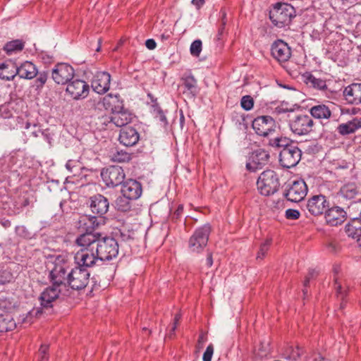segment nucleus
<instances>
[{
  "label": "nucleus",
  "mask_w": 361,
  "mask_h": 361,
  "mask_svg": "<svg viewBox=\"0 0 361 361\" xmlns=\"http://www.w3.org/2000/svg\"><path fill=\"white\" fill-rule=\"evenodd\" d=\"M80 243L85 245H92L96 250V256L99 261H110L117 257L119 251L118 241L111 236H102L86 234L80 239Z\"/></svg>",
  "instance_id": "nucleus-1"
},
{
  "label": "nucleus",
  "mask_w": 361,
  "mask_h": 361,
  "mask_svg": "<svg viewBox=\"0 0 361 361\" xmlns=\"http://www.w3.org/2000/svg\"><path fill=\"white\" fill-rule=\"evenodd\" d=\"M53 267L49 271V280L51 284L68 290L67 283L70 271V261L63 255L57 256L53 262Z\"/></svg>",
  "instance_id": "nucleus-2"
},
{
  "label": "nucleus",
  "mask_w": 361,
  "mask_h": 361,
  "mask_svg": "<svg viewBox=\"0 0 361 361\" xmlns=\"http://www.w3.org/2000/svg\"><path fill=\"white\" fill-rule=\"evenodd\" d=\"M295 16L294 7L286 3H276L269 11V18L273 25L277 27L288 25Z\"/></svg>",
  "instance_id": "nucleus-3"
},
{
  "label": "nucleus",
  "mask_w": 361,
  "mask_h": 361,
  "mask_svg": "<svg viewBox=\"0 0 361 361\" xmlns=\"http://www.w3.org/2000/svg\"><path fill=\"white\" fill-rule=\"evenodd\" d=\"M86 235H79L75 243L81 248L75 253L74 259L78 267L82 268L92 267L99 261V257L96 256V250L92 245H85L80 243V239Z\"/></svg>",
  "instance_id": "nucleus-4"
},
{
  "label": "nucleus",
  "mask_w": 361,
  "mask_h": 361,
  "mask_svg": "<svg viewBox=\"0 0 361 361\" xmlns=\"http://www.w3.org/2000/svg\"><path fill=\"white\" fill-rule=\"evenodd\" d=\"M257 187L259 193L262 195L269 196L274 194L280 187L277 173L273 170L263 171L257 179Z\"/></svg>",
  "instance_id": "nucleus-5"
},
{
  "label": "nucleus",
  "mask_w": 361,
  "mask_h": 361,
  "mask_svg": "<svg viewBox=\"0 0 361 361\" xmlns=\"http://www.w3.org/2000/svg\"><path fill=\"white\" fill-rule=\"evenodd\" d=\"M288 125L295 135H307L313 130L314 123L311 116L298 114L290 118Z\"/></svg>",
  "instance_id": "nucleus-6"
},
{
  "label": "nucleus",
  "mask_w": 361,
  "mask_h": 361,
  "mask_svg": "<svg viewBox=\"0 0 361 361\" xmlns=\"http://www.w3.org/2000/svg\"><path fill=\"white\" fill-rule=\"evenodd\" d=\"M211 230V226L209 224L195 229L188 241V247L190 252L194 253L202 252L207 245Z\"/></svg>",
  "instance_id": "nucleus-7"
},
{
  "label": "nucleus",
  "mask_w": 361,
  "mask_h": 361,
  "mask_svg": "<svg viewBox=\"0 0 361 361\" xmlns=\"http://www.w3.org/2000/svg\"><path fill=\"white\" fill-rule=\"evenodd\" d=\"M252 128L259 136L271 137L276 130L275 121L270 116H262L255 118L252 121Z\"/></svg>",
  "instance_id": "nucleus-8"
},
{
  "label": "nucleus",
  "mask_w": 361,
  "mask_h": 361,
  "mask_svg": "<svg viewBox=\"0 0 361 361\" xmlns=\"http://www.w3.org/2000/svg\"><path fill=\"white\" fill-rule=\"evenodd\" d=\"M90 275L87 269L75 267L68 272L67 286L73 290L83 289L89 283Z\"/></svg>",
  "instance_id": "nucleus-9"
},
{
  "label": "nucleus",
  "mask_w": 361,
  "mask_h": 361,
  "mask_svg": "<svg viewBox=\"0 0 361 361\" xmlns=\"http://www.w3.org/2000/svg\"><path fill=\"white\" fill-rule=\"evenodd\" d=\"M302 152L295 144H290L280 151L279 162L283 168L290 169L295 166L301 159Z\"/></svg>",
  "instance_id": "nucleus-10"
},
{
  "label": "nucleus",
  "mask_w": 361,
  "mask_h": 361,
  "mask_svg": "<svg viewBox=\"0 0 361 361\" xmlns=\"http://www.w3.org/2000/svg\"><path fill=\"white\" fill-rule=\"evenodd\" d=\"M101 177L107 187L114 188L123 183L126 175L121 166H110L102 170Z\"/></svg>",
  "instance_id": "nucleus-11"
},
{
  "label": "nucleus",
  "mask_w": 361,
  "mask_h": 361,
  "mask_svg": "<svg viewBox=\"0 0 361 361\" xmlns=\"http://www.w3.org/2000/svg\"><path fill=\"white\" fill-rule=\"evenodd\" d=\"M307 192L305 182L303 180H297L288 184L283 195L290 202H299L305 198Z\"/></svg>",
  "instance_id": "nucleus-12"
},
{
  "label": "nucleus",
  "mask_w": 361,
  "mask_h": 361,
  "mask_svg": "<svg viewBox=\"0 0 361 361\" xmlns=\"http://www.w3.org/2000/svg\"><path fill=\"white\" fill-rule=\"evenodd\" d=\"M306 207L312 215L319 216L329 207V201L323 195H315L308 199Z\"/></svg>",
  "instance_id": "nucleus-13"
},
{
  "label": "nucleus",
  "mask_w": 361,
  "mask_h": 361,
  "mask_svg": "<svg viewBox=\"0 0 361 361\" xmlns=\"http://www.w3.org/2000/svg\"><path fill=\"white\" fill-rule=\"evenodd\" d=\"M66 290L63 288H59L57 286H51L46 288L41 293L39 300L41 301V305L44 307H52V302L56 299L63 298L66 294L64 291Z\"/></svg>",
  "instance_id": "nucleus-14"
},
{
  "label": "nucleus",
  "mask_w": 361,
  "mask_h": 361,
  "mask_svg": "<svg viewBox=\"0 0 361 361\" xmlns=\"http://www.w3.org/2000/svg\"><path fill=\"white\" fill-rule=\"evenodd\" d=\"M73 68L67 63H59L52 70L51 76L57 84L68 83L74 76Z\"/></svg>",
  "instance_id": "nucleus-15"
},
{
  "label": "nucleus",
  "mask_w": 361,
  "mask_h": 361,
  "mask_svg": "<svg viewBox=\"0 0 361 361\" xmlns=\"http://www.w3.org/2000/svg\"><path fill=\"white\" fill-rule=\"evenodd\" d=\"M102 223H104V220L102 219H99L97 216L83 215L79 218L77 225L79 229L85 231V233L81 235L90 234L97 236L101 233L94 232V231Z\"/></svg>",
  "instance_id": "nucleus-16"
},
{
  "label": "nucleus",
  "mask_w": 361,
  "mask_h": 361,
  "mask_svg": "<svg viewBox=\"0 0 361 361\" xmlns=\"http://www.w3.org/2000/svg\"><path fill=\"white\" fill-rule=\"evenodd\" d=\"M324 218L327 224L336 226L346 220L347 212L338 206L329 207L324 213Z\"/></svg>",
  "instance_id": "nucleus-17"
},
{
  "label": "nucleus",
  "mask_w": 361,
  "mask_h": 361,
  "mask_svg": "<svg viewBox=\"0 0 361 361\" xmlns=\"http://www.w3.org/2000/svg\"><path fill=\"white\" fill-rule=\"evenodd\" d=\"M271 56L279 62H286L291 56V50L287 43L281 39L275 41L271 47Z\"/></svg>",
  "instance_id": "nucleus-18"
},
{
  "label": "nucleus",
  "mask_w": 361,
  "mask_h": 361,
  "mask_svg": "<svg viewBox=\"0 0 361 361\" xmlns=\"http://www.w3.org/2000/svg\"><path fill=\"white\" fill-rule=\"evenodd\" d=\"M89 90V85L81 80L69 82L66 87V92L74 99L85 98L88 95Z\"/></svg>",
  "instance_id": "nucleus-19"
},
{
  "label": "nucleus",
  "mask_w": 361,
  "mask_h": 361,
  "mask_svg": "<svg viewBox=\"0 0 361 361\" xmlns=\"http://www.w3.org/2000/svg\"><path fill=\"white\" fill-rule=\"evenodd\" d=\"M111 75L109 73L97 72L92 81L93 90L98 94H104L110 87Z\"/></svg>",
  "instance_id": "nucleus-20"
},
{
  "label": "nucleus",
  "mask_w": 361,
  "mask_h": 361,
  "mask_svg": "<svg viewBox=\"0 0 361 361\" xmlns=\"http://www.w3.org/2000/svg\"><path fill=\"white\" fill-rule=\"evenodd\" d=\"M90 207L92 213L101 217L104 215L109 207V202L106 197L102 195L97 194L90 197Z\"/></svg>",
  "instance_id": "nucleus-21"
},
{
  "label": "nucleus",
  "mask_w": 361,
  "mask_h": 361,
  "mask_svg": "<svg viewBox=\"0 0 361 361\" xmlns=\"http://www.w3.org/2000/svg\"><path fill=\"white\" fill-rule=\"evenodd\" d=\"M268 152L262 149H259L252 154L251 162L247 163L246 167L249 171H255L261 169L265 165L269 159Z\"/></svg>",
  "instance_id": "nucleus-22"
},
{
  "label": "nucleus",
  "mask_w": 361,
  "mask_h": 361,
  "mask_svg": "<svg viewBox=\"0 0 361 361\" xmlns=\"http://www.w3.org/2000/svg\"><path fill=\"white\" fill-rule=\"evenodd\" d=\"M139 139V133L133 127H124L120 131L118 140L120 141L121 144L126 147L135 145L137 143Z\"/></svg>",
  "instance_id": "nucleus-23"
},
{
  "label": "nucleus",
  "mask_w": 361,
  "mask_h": 361,
  "mask_svg": "<svg viewBox=\"0 0 361 361\" xmlns=\"http://www.w3.org/2000/svg\"><path fill=\"white\" fill-rule=\"evenodd\" d=\"M142 191L141 184L133 179H129L123 183L121 188V193L133 200L140 197Z\"/></svg>",
  "instance_id": "nucleus-24"
},
{
  "label": "nucleus",
  "mask_w": 361,
  "mask_h": 361,
  "mask_svg": "<svg viewBox=\"0 0 361 361\" xmlns=\"http://www.w3.org/2000/svg\"><path fill=\"white\" fill-rule=\"evenodd\" d=\"M343 96L352 104H361V83H353L343 90Z\"/></svg>",
  "instance_id": "nucleus-25"
},
{
  "label": "nucleus",
  "mask_w": 361,
  "mask_h": 361,
  "mask_svg": "<svg viewBox=\"0 0 361 361\" xmlns=\"http://www.w3.org/2000/svg\"><path fill=\"white\" fill-rule=\"evenodd\" d=\"M102 104L104 109L111 111V114L124 108L123 101L118 94H106L103 97Z\"/></svg>",
  "instance_id": "nucleus-26"
},
{
  "label": "nucleus",
  "mask_w": 361,
  "mask_h": 361,
  "mask_svg": "<svg viewBox=\"0 0 361 361\" xmlns=\"http://www.w3.org/2000/svg\"><path fill=\"white\" fill-rule=\"evenodd\" d=\"M18 75L17 64L12 60L0 63V78L6 81L13 80Z\"/></svg>",
  "instance_id": "nucleus-27"
},
{
  "label": "nucleus",
  "mask_w": 361,
  "mask_h": 361,
  "mask_svg": "<svg viewBox=\"0 0 361 361\" xmlns=\"http://www.w3.org/2000/svg\"><path fill=\"white\" fill-rule=\"evenodd\" d=\"M133 114L127 109L118 111L111 114L110 121L117 127H127L126 126L132 121Z\"/></svg>",
  "instance_id": "nucleus-28"
},
{
  "label": "nucleus",
  "mask_w": 361,
  "mask_h": 361,
  "mask_svg": "<svg viewBox=\"0 0 361 361\" xmlns=\"http://www.w3.org/2000/svg\"><path fill=\"white\" fill-rule=\"evenodd\" d=\"M18 75L20 78L31 80L37 75V68L36 66L30 61H25L20 66H17Z\"/></svg>",
  "instance_id": "nucleus-29"
},
{
  "label": "nucleus",
  "mask_w": 361,
  "mask_h": 361,
  "mask_svg": "<svg viewBox=\"0 0 361 361\" xmlns=\"http://www.w3.org/2000/svg\"><path fill=\"white\" fill-rule=\"evenodd\" d=\"M359 128H361V118H354L347 123L338 125L337 131L341 135H347L355 133Z\"/></svg>",
  "instance_id": "nucleus-30"
},
{
  "label": "nucleus",
  "mask_w": 361,
  "mask_h": 361,
  "mask_svg": "<svg viewBox=\"0 0 361 361\" xmlns=\"http://www.w3.org/2000/svg\"><path fill=\"white\" fill-rule=\"evenodd\" d=\"M310 116L317 119H328L331 116L329 107L324 104L312 106L310 109Z\"/></svg>",
  "instance_id": "nucleus-31"
},
{
  "label": "nucleus",
  "mask_w": 361,
  "mask_h": 361,
  "mask_svg": "<svg viewBox=\"0 0 361 361\" xmlns=\"http://www.w3.org/2000/svg\"><path fill=\"white\" fill-rule=\"evenodd\" d=\"M345 231L348 237L357 239L361 236V219L354 218L345 226Z\"/></svg>",
  "instance_id": "nucleus-32"
},
{
  "label": "nucleus",
  "mask_w": 361,
  "mask_h": 361,
  "mask_svg": "<svg viewBox=\"0 0 361 361\" xmlns=\"http://www.w3.org/2000/svg\"><path fill=\"white\" fill-rule=\"evenodd\" d=\"M358 194L359 189L355 183H348L343 185L338 192V196L345 200H353Z\"/></svg>",
  "instance_id": "nucleus-33"
},
{
  "label": "nucleus",
  "mask_w": 361,
  "mask_h": 361,
  "mask_svg": "<svg viewBox=\"0 0 361 361\" xmlns=\"http://www.w3.org/2000/svg\"><path fill=\"white\" fill-rule=\"evenodd\" d=\"M16 323L10 313H0V332L15 329Z\"/></svg>",
  "instance_id": "nucleus-34"
},
{
  "label": "nucleus",
  "mask_w": 361,
  "mask_h": 361,
  "mask_svg": "<svg viewBox=\"0 0 361 361\" xmlns=\"http://www.w3.org/2000/svg\"><path fill=\"white\" fill-rule=\"evenodd\" d=\"M305 82L310 87L319 90H325L327 89L326 81L321 78H317L312 74L307 73L303 75Z\"/></svg>",
  "instance_id": "nucleus-35"
},
{
  "label": "nucleus",
  "mask_w": 361,
  "mask_h": 361,
  "mask_svg": "<svg viewBox=\"0 0 361 361\" xmlns=\"http://www.w3.org/2000/svg\"><path fill=\"white\" fill-rule=\"evenodd\" d=\"M24 47L25 42L23 40L14 39L6 42L3 49L8 55H12L20 52Z\"/></svg>",
  "instance_id": "nucleus-36"
},
{
  "label": "nucleus",
  "mask_w": 361,
  "mask_h": 361,
  "mask_svg": "<svg viewBox=\"0 0 361 361\" xmlns=\"http://www.w3.org/2000/svg\"><path fill=\"white\" fill-rule=\"evenodd\" d=\"M290 144H293V141L283 136H277L273 138L269 137L267 142L268 145L278 149H281V150L286 148Z\"/></svg>",
  "instance_id": "nucleus-37"
},
{
  "label": "nucleus",
  "mask_w": 361,
  "mask_h": 361,
  "mask_svg": "<svg viewBox=\"0 0 361 361\" xmlns=\"http://www.w3.org/2000/svg\"><path fill=\"white\" fill-rule=\"evenodd\" d=\"M183 85L188 94L195 97L198 93L197 80L192 75H185L182 78Z\"/></svg>",
  "instance_id": "nucleus-38"
},
{
  "label": "nucleus",
  "mask_w": 361,
  "mask_h": 361,
  "mask_svg": "<svg viewBox=\"0 0 361 361\" xmlns=\"http://www.w3.org/2000/svg\"><path fill=\"white\" fill-rule=\"evenodd\" d=\"M131 198H128L122 194L116 200L115 205L117 210L126 212L130 210L131 208Z\"/></svg>",
  "instance_id": "nucleus-39"
},
{
  "label": "nucleus",
  "mask_w": 361,
  "mask_h": 361,
  "mask_svg": "<svg viewBox=\"0 0 361 361\" xmlns=\"http://www.w3.org/2000/svg\"><path fill=\"white\" fill-rule=\"evenodd\" d=\"M334 288L336 290L338 299L341 300V308H344L345 303L343 302L344 298L346 295V290L342 288L339 279L337 276L334 277Z\"/></svg>",
  "instance_id": "nucleus-40"
},
{
  "label": "nucleus",
  "mask_w": 361,
  "mask_h": 361,
  "mask_svg": "<svg viewBox=\"0 0 361 361\" xmlns=\"http://www.w3.org/2000/svg\"><path fill=\"white\" fill-rule=\"evenodd\" d=\"M14 307L15 303L12 300L8 298H0V311L4 313H10Z\"/></svg>",
  "instance_id": "nucleus-41"
},
{
  "label": "nucleus",
  "mask_w": 361,
  "mask_h": 361,
  "mask_svg": "<svg viewBox=\"0 0 361 361\" xmlns=\"http://www.w3.org/2000/svg\"><path fill=\"white\" fill-rule=\"evenodd\" d=\"M130 159V156L128 153L123 151H117L112 155V160L117 162H126Z\"/></svg>",
  "instance_id": "nucleus-42"
},
{
  "label": "nucleus",
  "mask_w": 361,
  "mask_h": 361,
  "mask_svg": "<svg viewBox=\"0 0 361 361\" xmlns=\"http://www.w3.org/2000/svg\"><path fill=\"white\" fill-rule=\"evenodd\" d=\"M240 105L246 111L251 110L254 105L253 98L250 95L243 96L240 101Z\"/></svg>",
  "instance_id": "nucleus-43"
},
{
  "label": "nucleus",
  "mask_w": 361,
  "mask_h": 361,
  "mask_svg": "<svg viewBox=\"0 0 361 361\" xmlns=\"http://www.w3.org/2000/svg\"><path fill=\"white\" fill-rule=\"evenodd\" d=\"M120 238L123 242H130L135 238V233L133 231L120 230Z\"/></svg>",
  "instance_id": "nucleus-44"
},
{
  "label": "nucleus",
  "mask_w": 361,
  "mask_h": 361,
  "mask_svg": "<svg viewBox=\"0 0 361 361\" xmlns=\"http://www.w3.org/2000/svg\"><path fill=\"white\" fill-rule=\"evenodd\" d=\"M37 78L35 80L36 86L37 88L42 87L46 83L48 78V73L46 71H37Z\"/></svg>",
  "instance_id": "nucleus-45"
},
{
  "label": "nucleus",
  "mask_w": 361,
  "mask_h": 361,
  "mask_svg": "<svg viewBox=\"0 0 361 361\" xmlns=\"http://www.w3.org/2000/svg\"><path fill=\"white\" fill-rule=\"evenodd\" d=\"M190 54L194 56H198L202 51V42L200 39L195 40L190 45Z\"/></svg>",
  "instance_id": "nucleus-46"
},
{
  "label": "nucleus",
  "mask_w": 361,
  "mask_h": 361,
  "mask_svg": "<svg viewBox=\"0 0 361 361\" xmlns=\"http://www.w3.org/2000/svg\"><path fill=\"white\" fill-rule=\"evenodd\" d=\"M271 240H266V241L260 245L259 250L257 255V259H262L264 258L266 253L269 250Z\"/></svg>",
  "instance_id": "nucleus-47"
},
{
  "label": "nucleus",
  "mask_w": 361,
  "mask_h": 361,
  "mask_svg": "<svg viewBox=\"0 0 361 361\" xmlns=\"http://www.w3.org/2000/svg\"><path fill=\"white\" fill-rule=\"evenodd\" d=\"M317 274H318V273H317V271L315 269H310L309 270L308 274L306 276L305 279L304 281V284L303 285L305 286V288L302 290L304 295H307V290L306 289V288L309 285V283H310V280L316 277L317 276Z\"/></svg>",
  "instance_id": "nucleus-48"
},
{
  "label": "nucleus",
  "mask_w": 361,
  "mask_h": 361,
  "mask_svg": "<svg viewBox=\"0 0 361 361\" xmlns=\"http://www.w3.org/2000/svg\"><path fill=\"white\" fill-rule=\"evenodd\" d=\"M285 216L289 220H297L300 216V213L298 209H288L285 212Z\"/></svg>",
  "instance_id": "nucleus-49"
},
{
  "label": "nucleus",
  "mask_w": 361,
  "mask_h": 361,
  "mask_svg": "<svg viewBox=\"0 0 361 361\" xmlns=\"http://www.w3.org/2000/svg\"><path fill=\"white\" fill-rule=\"evenodd\" d=\"M214 345L211 343L207 347L206 350L203 354V361H212Z\"/></svg>",
  "instance_id": "nucleus-50"
},
{
  "label": "nucleus",
  "mask_w": 361,
  "mask_h": 361,
  "mask_svg": "<svg viewBox=\"0 0 361 361\" xmlns=\"http://www.w3.org/2000/svg\"><path fill=\"white\" fill-rule=\"evenodd\" d=\"M13 279V276L8 271H3L0 275V283L6 284V283H9Z\"/></svg>",
  "instance_id": "nucleus-51"
},
{
  "label": "nucleus",
  "mask_w": 361,
  "mask_h": 361,
  "mask_svg": "<svg viewBox=\"0 0 361 361\" xmlns=\"http://www.w3.org/2000/svg\"><path fill=\"white\" fill-rule=\"evenodd\" d=\"M0 116L3 118H7L12 116V113L7 105L0 106Z\"/></svg>",
  "instance_id": "nucleus-52"
},
{
  "label": "nucleus",
  "mask_w": 361,
  "mask_h": 361,
  "mask_svg": "<svg viewBox=\"0 0 361 361\" xmlns=\"http://www.w3.org/2000/svg\"><path fill=\"white\" fill-rule=\"evenodd\" d=\"M156 111V117L162 122L164 125H167V119L164 113V111L161 109V108H157L154 110Z\"/></svg>",
  "instance_id": "nucleus-53"
},
{
  "label": "nucleus",
  "mask_w": 361,
  "mask_h": 361,
  "mask_svg": "<svg viewBox=\"0 0 361 361\" xmlns=\"http://www.w3.org/2000/svg\"><path fill=\"white\" fill-rule=\"evenodd\" d=\"M180 318H181L180 314L178 313L175 315L174 319H173V326H172L171 329L169 334V337H171V336L174 334V332L178 325V322H179Z\"/></svg>",
  "instance_id": "nucleus-54"
},
{
  "label": "nucleus",
  "mask_w": 361,
  "mask_h": 361,
  "mask_svg": "<svg viewBox=\"0 0 361 361\" xmlns=\"http://www.w3.org/2000/svg\"><path fill=\"white\" fill-rule=\"evenodd\" d=\"M41 134V137L43 138V140L49 143L50 145L51 144L52 140V136L49 132V130H43L42 132H39Z\"/></svg>",
  "instance_id": "nucleus-55"
},
{
  "label": "nucleus",
  "mask_w": 361,
  "mask_h": 361,
  "mask_svg": "<svg viewBox=\"0 0 361 361\" xmlns=\"http://www.w3.org/2000/svg\"><path fill=\"white\" fill-rule=\"evenodd\" d=\"M226 23V13L223 14L222 20H221V25H220L219 30H218V39H221V35H223L224 30H225V25Z\"/></svg>",
  "instance_id": "nucleus-56"
},
{
  "label": "nucleus",
  "mask_w": 361,
  "mask_h": 361,
  "mask_svg": "<svg viewBox=\"0 0 361 361\" xmlns=\"http://www.w3.org/2000/svg\"><path fill=\"white\" fill-rule=\"evenodd\" d=\"M49 348V346L47 345H42L39 350V355L40 356V361H44L47 360L46 353Z\"/></svg>",
  "instance_id": "nucleus-57"
},
{
  "label": "nucleus",
  "mask_w": 361,
  "mask_h": 361,
  "mask_svg": "<svg viewBox=\"0 0 361 361\" xmlns=\"http://www.w3.org/2000/svg\"><path fill=\"white\" fill-rule=\"evenodd\" d=\"M145 46L147 49L152 50L156 48L157 44L153 39H149L146 40Z\"/></svg>",
  "instance_id": "nucleus-58"
},
{
  "label": "nucleus",
  "mask_w": 361,
  "mask_h": 361,
  "mask_svg": "<svg viewBox=\"0 0 361 361\" xmlns=\"http://www.w3.org/2000/svg\"><path fill=\"white\" fill-rule=\"evenodd\" d=\"M205 340L206 338L203 334L200 335L197 344V348L199 350L203 348Z\"/></svg>",
  "instance_id": "nucleus-59"
},
{
  "label": "nucleus",
  "mask_w": 361,
  "mask_h": 361,
  "mask_svg": "<svg viewBox=\"0 0 361 361\" xmlns=\"http://www.w3.org/2000/svg\"><path fill=\"white\" fill-rule=\"evenodd\" d=\"M204 0H192V4L196 6L197 9L200 8L204 4Z\"/></svg>",
  "instance_id": "nucleus-60"
},
{
  "label": "nucleus",
  "mask_w": 361,
  "mask_h": 361,
  "mask_svg": "<svg viewBox=\"0 0 361 361\" xmlns=\"http://www.w3.org/2000/svg\"><path fill=\"white\" fill-rule=\"evenodd\" d=\"M206 264L210 267L212 266L213 264V258H212V252H208L207 253V259H206Z\"/></svg>",
  "instance_id": "nucleus-61"
},
{
  "label": "nucleus",
  "mask_w": 361,
  "mask_h": 361,
  "mask_svg": "<svg viewBox=\"0 0 361 361\" xmlns=\"http://www.w3.org/2000/svg\"><path fill=\"white\" fill-rule=\"evenodd\" d=\"M75 162L72 160H68L66 164V169L71 171L73 172V168L74 167Z\"/></svg>",
  "instance_id": "nucleus-62"
},
{
  "label": "nucleus",
  "mask_w": 361,
  "mask_h": 361,
  "mask_svg": "<svg viewBox=\"0 0 361 361\" xmlns=\"http://www.w3.org/2000/svg\"><path fill=\"white\" fill-rule=\"evenodd\" d=\"M328 249L330 252H336V245L331 243L328 245Z\"/></svg>",
  "instance_id": "nucleus-63"
},
{
  "label": "nucleus",
  "mask_w": 361,
  "mask_h": 361,
  "mask_svg": "<svg viewBox=\"0 0 361 361\" xmlns=\"http://www.w3.org/2000/svg\"><path fill=\"white\" fill-rule=\"evenodd\" d=\"M312 361H329L325 357L319 356L318 357L314 358Z\"/></svg>",
  "instance_id": "nucleus-64"
}]
</instances>
